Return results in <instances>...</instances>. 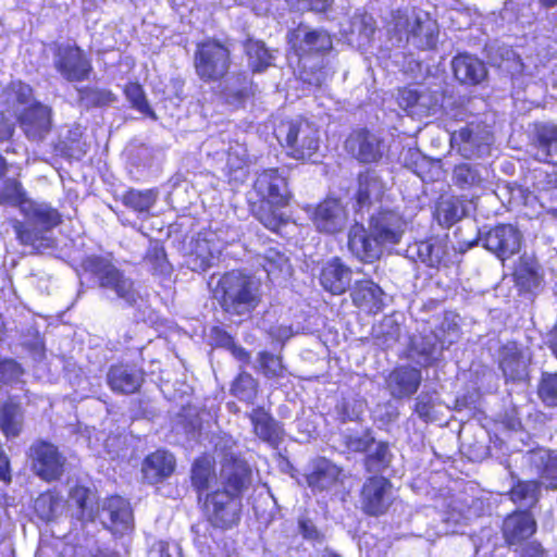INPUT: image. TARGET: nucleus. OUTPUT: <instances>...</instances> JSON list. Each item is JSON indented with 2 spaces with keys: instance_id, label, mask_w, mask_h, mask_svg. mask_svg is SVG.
<instances>
[{
  "instance_id": "f257e3e1",
  "label": "nucleus",
  "mask_w": 557,
  "mask_h": 557,
  "mask_svg": "<svg viewBox=\"0 0 557 557\" xmlns=\"http://www.w3.org/2000/svg\"><path fill=\"white\" fill-rule=\"evenodd\" d=\"M250 469L232 453L224 455L221 469L223 490L207 495L206 513L211 523L218 528H231L239 520L242 493L250 484Z\"/></svg>"
},
{
  "instance_id": "f03ea898",
  "label": "nucleus",
  "mask_w": 557,
  "mask_h": 557,
  "mask_svg": "<svg viewBox=\"0 0 557 557\" xmlns=\"http://www.w3.org/2000/svg\"><path fill=\"white\" fill-rule=\"evenodd\" d=\"M9 187L12 189L10 195H5L0 189V201L18 207L20 212L26 219V223L17 220L12 221L17 239L35 249L50 246V238L47 234L61 223V215L58 210L49 203L26 198L25 193H22L15 184H11Z\"/></svg>"
},
{
  "instance_id": "7ed1b4c3",
  "label": "nucleus",
  "mask_w": 557,
  "mask_h": 557,
  "mask_svg": "<svg viewBox=\"0 0 557 557\" xmlns=\"http://www.w3.org/2000/svg\"><path fill=\"white\" fill-rule=\"evenodd\" d=\"M406 225V221L396 212H380L371 218L370 233L359 223L350 227L348 249L358 260L373 262L381 257L384 245L400 242Z\"/></svg>"
},
{
  "instance_id": "20e7f679",
  "label": "nucleus",
  "mask_w": 557,
  "mask_h": 557,
  "mask_svg": "<svg viewBox=\"0 0 557 557\" xmlns=\"http://www.w3.org/2000/svg\"><path fill=\"white\" fill-rule=\"evenodd\" d=\"M94 499L95 496L88 488L75 486L67 500L72 516L82 522L99 518L102 525L114 534L122 535L132 530L133 515L127 500L112 496L95 507Z\"/></svg>"
},
{
  "instance_id": "39448f33",
  "label": "nucleus",
  "mask_w": 557,
  "mask_h": 557,
  "mask_svg": "<svg viewBox=\"0 0 557 557\" xmlns=\"http://www.w3.org/2000/svg\"><path fill=\"white\" fill-rule=\"evenodd\" d=\"M221 305L230 314L246 315L260 302V285L251 276L232 271L223 275L218 285Z\"/></svg>"
},
{
  "instance_id": "423d86ee",
  "label": "nucleus",
  "mask_w": 557,
  "mask_h": 557,
  "mask_svg": "<svg viewBox=\"0 0 557 557\" xmlns=\"http://www.w3.org/2000/svg\"><path fill=\"white\" fill-rule=\"evenodd\" d=\"M285 146L287 153L302 161L317 162L320 149V132L307 120L292 121L286 126Z\"/></svg>"
},
{
  "instance_id": "0eeeda50",
  "label": "nucleus",
  "mask_w": 557,
  "mask_h": 557,
  "mask_svg": "<svg viewBox=\"0 0 557 557\" xmlns=\"http://www.w3.org/2000/svg\"><path fill=\"white\" fill-rule=\"evenodd\" d=\"M395 29L406 35L407 40H413L419 48L430 49L435 45L436 22L423 11L399 12L395 17Z\"/></svg>"
},
{
  "instance_id": "6e6552de",
  "label": "nucleus",
  "mask_w": 557,
  "mask_h": 557,
  "mask_svg": "<svg viewBox=\"0 0 557 557\" xmlns=\"http://www.w3.org/2000/svg\"><path fill=\"white\" fill-rule=\"evenodd\" d=\"M228 50L216 41L198 45L195 54L197 75L206 82L222 78L228 70Z\"/></svg>"
},
{
  "instance_id": "1a4fd4ad",
  "label": "nucleus",
  "mask_w": 557,
  "mask_h": 557,
  "mask_svg": "<svg viewBox=\"0 0 557 557\" xmlns=\"http://www.w3.org/2000/svg\"><path fill=\"white\" fill-rule=\"evenodd\" d=\"M88 268L97 275L101 287L112 290L116 297L125 302L134 305L140 298L139 293L134 288L133 282L109 262L96 257L90 258L88 259Z\"/></svg>"
},
{
  "instance_id": "9d476101",
  "label": "nucleus",
  "mask_w": 557,
  "mask_h": 557,
  "mask_svg": "<svg viewBox=\"0 0 557 557\" xmlns=\"http://www.w3.org/2000/svg\"><path fill=\"white\" fill-rule=\"evenodd\" d=\"M223 248L224 244L215 232L199 233L189 244L185 263L191 271H206L219 259Z\"/></svg>"
},
{
  "instance_id": "9b49d317",
  "label": "nucleus",
  "mask_w": 557,
  "mask_h": 557,
  "mask_svg": "<svg viewBox=\"0 0 557 557\" xmlns=\"http://www.w3.org/2000/svg\"><path fill=\"white\" fill-rule=\"evenodd\" d=\"M484 248L505 260L517 253L521 245V234L511 224H500L480 238Z\"/></svg>"
},
{
  "instance_id": "f8f14e48",
  "label": "nucleus",
  "mask_w": 557,
  "mask_h": 557,
  "mask_svg": "<svg viewBox=\"0 0 557 557\" xmlns=\"http://www.w3.org/2000/svg\"><path fill=\"white\" fill-rule=\"evenodd\" d=\"M29 458L35 473L46 481L55 480L62 473L63 459L57 447L47 442L32 445Z\"/></svg>"
},
{
  "instance_id": "ddd939ff",
  "label": "nucleus",
  "mask_w": 557,
  "mask_h": 557,
  "mask_svg": "<svg viewBox=\"0 0 557 557\" xmlns=\"http://www.w3.org/2000/svg\"><path fill=\"white\" fill-rule=\"evenodd\" d=\"M255 190L268 205L275 208L285 207L290 197L286 178L275 169L265 170L258 175Z\"/></svg>"
},
{
  "instance_id": "4468645a",
  "label": "nucleus",
  "mask_w": 557,
  "mask_h": 557,
  "mask_svg": "<svg viewBox=\"0 0 557 557\" xmlns=\"http://www.w3.org/2000/svg\"><path fill=\"white\" fill-rule=\"evenodd\" d=\"M348 214L337 199H326L311 212L313 225L320 233L336 234L347 224Z\"/></svg>"
},
{
  "instance_id": "2eb2a0df",
  "label": "nucleus",
  "mask_w": 557,
  "mask_h": 557,
  "mask_svg": "<svg viewBox=\"0 0 557 557\" xmlns=\"http://www.w3.org/2000/svg\"><path fill=\"white\" fill-rule=\"evenodd\" d=\"M21 128L29 140L45 139L51 128V109L41 103H34L17 116Z\"/></svg>"
},
{
  "instance_id": "dca6fc26",
  "label": "nucleus",
  "mask_w": 557,
  "mask_h": 557,
  "mask_svg": "<svg viewBox=\"0 0 557 557\" xmlns=\"http://www.w3.org/2000/svg\"><path fill=\"white\" fill-rule=\"evenodd\" d=\"M361 503L369 515L383 513L392 503V485L383 476L369 479L362 488Z\"/></svg>"
},
{
  "instance_id": "f3484780",
  "label": "nucleus",
  "mask_w": 557,
  "mask_h": 557,
  "mask_svg": "<svg viewBox=\"0 0 557 557\" xmlns=\"http://www.w3.org/2000/svg\"><path fill=\"white\" fill-rule=\"evenodd\" d=\"M55 67L67 81H83L90 71V64L77 47H59Z\"/></svg>"
},
{
  "instance_id": "a211bd4d",
  "label": "nucleus",
  "mask_w": 557,
  "mask_h": 557,
  "mask_svg": "<svg viewBox=\"0 0 557 557\" xmlns=\"http://www.w3.org/2000/svg\"><path fill=\"white\" fill-rule=\"evenodd\" d=\"M320 283L331 294L342 295L350 286L351 270L339 258L334 257L322 265Z\"/></svg>"
},
{
  "instance_id": "6ab92c4d",
  "label": "nucleus",
  "mask_w": 557,
  "mask_h": 557,
  "mask_svg": "<svg viewBox=\"0 0 557 557\" xmlns=\"http://www.w3.org/2000/svg\"><path fill=\"white\" fill-rule=\"evenodd\" d=\"M345 146L350 154L363 163L375 162L382 157L381 141L367 131L351 133Z\"/></svg>"
},
{
  "instance_id": "aec40b11",
  "label": "nucleus",
  "mask_w": 557,
  "mask_h": 557,
  "mask_svg": "<svg viewBox=\"0 0 557 557\" xmlns=\"http://www.w3.org/2000/svg\"><path fill=\"white\" fill-rule=\"evenodd\" d=\"M421 383L418 369L400 367L392 371L386 380V386L394 398L409 397L414 394Z\"/></svg>"
},
{
  "instance_id": "412c9836",
  "label": "nucleus",
  "mask_w": 557,
  "mask_h": 557,
  "mask_svg": "<svg viewBox=\"0 0 557 557\" xmlns=\"http://www.w3.org/2000/svg\"><path fill=\"white\" fill-rule=\"evenodd\" d=\"M339 476L341 469L325 458L312 461L306 475L307 483L312 491L331 490L339 481Z\"/></svg>"
},
{
  "instance_id": "4be33fe9",
  "label": "nucleus",
  "mask_w": 557,
  "mask_h": 557,
  "mask_svg": "<svg viewBox=\"0 0 557 557\" xmlns=\"http://www.w3.org/2000/svg\"><path fill=\"white\" fill-rule=\"evenodd\" d=\"M455 77L462 84L478 85L487 75L485 64L470 54H459L451 62Z\"/></svg>"
},
{
  "instance_id": "5701e85b",
  "label": "nucleus",
  "mask_w": 557,
  "mask_h": 557,
  "mask_svg": "<svg viewBox=\"0 0 557 557\" xmlns=\"http://www.w3.org/2000/svg\"><path fill=\"white\" fill-rule=\"evenodd\" d=\"M529 359L515 343L503 347L499 357V367L506 380L517 381L527 377Z\"/></svg>"
},
{
  "instance_id": "b1692460",
  "label": "nucleus",
  "mask_w": 557,
  "mask_h": 557,
  "mask_svg": "<svg viewBox=\"0 0 557 557\" xmlns=\"http://www.w3.org/2000/svg\"><path fill=\"white\" fill-rule=\"evenodd\" d=\"M175 468L173 455L164 450H157L146 457L143 463V474L145 480L154 484L170 476Z\"/></svg>"
},
{
  "instance_id": "393cba45",
  "label": "nucleus",
  "mask_w": 557,
  "mask_h": 557,
  "mask_svg": "<svg viewBox=\"0 0 557 557\" xmlns=\"http://www.w3.org/2000/svg\"><path fill=\"white\" fill-rule=\"evenodd\" d=\"M386 190V184L375 171H367L359 176L357 203L360 209L379 202Z\"/></svg>"
},
{
  "instance_id": "a878e982",
  "label": "nucleus",
  "mask_w": 557,
  "mask_h": 557,
  "mask_svg": "<svg viewBox=\"0 0 557 557\" xmlns=\"http://www.w3.org/2000/svg\"><path fill=\"white\" fill-rule=\"evenodd\" d=\"M535 528V520L529 512H516L505 519L504 535L509 544H515L531 536Z\"/></svg>"
},
{
  "instance_id": "bb28decb",
  "label": "nucleus",
  "mask_w": 557,
  "mask_h": 557,
  "mask_svg": "<svg viewBox=\"0 0 557 557\" xmlns=\"http://www.w3.org/2000/svg\"><path fill=\"white\" fill-rule=\"evenodd\" d=\"M352 301L368 313H376L383 308V290L371 281L359 283L352 292Z\"/></svg>"
},
{
  "instance_id": "cd10ccee",
  "label": "nucleus",
  "mask_w": 557,
  "mask_h": 557,
  "mask_svg": "<svg viewBox=\"0 0 557 557\" xmlns=\"http://www.w3.org/2000/svg\"><path fill=\"white\" fill-rule=\"evenodd\" d=\"M250 421L255 434L260 440L271 446H276L280 443L283 434L282 428L263 408L253 409L250 413Z\"/></svg>"
},
{
  "instance_id": "c85d7f7f",
  "label": "nucleus",
  "mask_w": 557,
  "mask_h": 557,
  "mask_svg": "<svg viewBox=\"0 0 557 557\" xmlns=\"http://www.w3.org/2000/svg\"><path fill=\"white\" fill-rule=\"evenodd\" d=\"M418 258L429 267L446 264L449 253L447 238H431L416 244Z\"/></svg>"
},
{
  "instance_id": "c756f323",
  "label": "nucleus",
  "mask_w": 557,
  "mask_h": 557,
  "mask_svg": "<svg viewBox=\"0 0 557 557\" xmlns=\"http://www.w3.org/2000/svg\"><path fill=\"white\" fill-rule=\"evenodd\" d=\"M111 388L120 393H134L143 382V374L136 369L126 366L112 367L108 374Z\"/></svg>"
},
{
  "instance_id": "7c9ffc66",
  "label": "nucleus",
  "mask_w": 557,
  "mask_h": 557,
  "mask_svg": "<svg viewBox=\"0 0 557 557\" xmlns=\"http://www.w3.org/2000/svg\"><path fill=\"white\" fill-rule=\"evenodd\" d=\"M530 462L539 470L543 479L548 481L547 487H557V456L550 450L539 448L530 453Z\"/></svg>"
},
{
  "instance_id": "2f4dec72",
  "label": "nucleus",
  "mask_w": 557,
  "mask_h": 557,
  "mask_svg": "<svg viewBox=\"0 0 557 557\" xmlns=\"http://www.w3.org/2000/svg\"><path fill=\"white\" fill-rule=\"evenodd\" d=\"M535 158L542 162H550L557 153V127L553 124H542L536 127Z\"/></svg>"
},
{
  "instance_id": "473e14b6",
  "label": "nucleus",
  "mask_w": 557,
  "mask_h": 557,
  "mask_svg": "<svg viewBox=\"0 0 557 557\" xmlns=\"http://www.w3.org/2000/svg\"><path fill=\"white\" fill-rule=\"evenodd\" d=\"M146 268L156 276L166 277L172 272L164 247L159 242H151L144 258Z\"/></svg>"
},
{
  "instance_id": "72a5a7b5",
  "label": "nucleus",
  "mask_w": 557,
  "mask_h": 557,
  "mask_svg": "<svg viewBox=\"0 0 557 557\" xmlns=\"http://www.w3.org/2000/svg\"><path fill=\"white\" fill-rule=\"evenodd\" d=\"M226 170L230 181L243 183L247 178V151L244 146L236 144L230 147Z\"/></svg>"
},
{
  "instance_id": "f704fd0d",
  "label": "nucleus",
  "mask_w": 557,
  "mask_h": 557,
  "mask_svg": "<svg viewBox=\"0 0 557 557\" xmlns=\"http://www.w3.org/2000/svg\"><path fill=\"white\" fill-rule=\"evenodd\" d=\"M488 175V170L482 165L459 164L454 170L456 184L462 188L481 186Z\"/></svg>"
},
{
  "instance_id": "c9c22d12",
  "label": "nucleus",
  "mask_w": 557,
  "mask_h": 557,
  "mask_svg": "<svg viewBox=\"0 0 557 557\" xmlns=\"http://www.w3.org/2000/svg\"><path fill=\"white\" fill-rule=\"evenodd\" d=\"M158 199V191L154 189L137 190L131 189L123 195V203L138 213H148Z\"/></svg>"
},
{
  "instance_id": "e433bc0d",
  "label": "nucleus",
  "mask_w": 557,
  "mask_h": 557,
  "mask_svg": "<svg viewBox=\"0 0 557 557\" xmlns=\"http://www.w3.org/2000/svg\"><path fill=\"white\" fill-rule=\"evenodd\" d=\"M263 268L269 276L286 277L292 273L288 258L276 248H269L263 256Z\"/></svg>"
},
{
  "instance_id": "4c0bfd02",
  "label": "nucleus",
  "mask_w": 557,
  "mask_h": 557,
  "mask_svg": "<svg viewBox=\"0 0 557 557\" xmlns=\"http://www.w3.org/2000/svg\"><path fill=\"white\" fill-rule=\"evenodd\" d=\"M437 347L432 337H414L409 357L420 366H429L436 359Z\"/></svg>"
},
{
  "instance_id": "58836bf2",
  "label": "nucleus",
  "mask_w": 557,
  "mask_h": 557,
  "mask_svg": "<svg viewBox=\"0 0 557 557\" xmlns=\"http://www.w3.org/2000/svg\"><path fill=\"white\" fill-rule=\"evenodd\" d=\"M246 52L249 60V65L253 72H261L273 60L272 53L264 47L263 42L258 40H249L246 44Z\"/></svg>"
},
{
  "instance_id": "ea45409f",
  "label": "nucleus",
  "mask_w": 557,
  "mask_h": 557,
  "mask_svg": "<svg viewBox=\"0 0 557 557\" xmlns=\"http://www.w3.org/2000/svg\"><path fill=\"white\" fill-rule=\"evenodd\" d=\"M0 426L7 437H14L21 428L20 407L13 403H7L0 410Z\"/></svg>"
},
{
  "instance_id": "a19ab883",
  "label": "nucleus",
  "mask_w": 557,
  "mask_h": 557,
  "mask_svg": "<svg viewBox=\"0 0 557 557\" xmlns=\"http://www.w3.org/2000/svg\"><path fill=\"white\" fill-rule=\"evenodd\" d=\"M35 510L37 515L46 521L55 518L63 508V502L57 494L49 492L41 494L35 500Z\"/></svg>"
},
{
  "instance_id": "79ce46f5",
  "label": "nucleus",
  "mask_w": 557,
  "mask_h": 557,
  "mask_svg": "<svg viewBox=\"0 0 557 557\" xmlns=\"http://www.w3.org/2000/svg\"><path fill=\"white\" fill-rule=\"evenodd\" d=\"M537 494L539 484L535 481H523L512 487L510 497L520 507H531L536 503Z\"/></svg>"
},
{
  "instance_id": "37998d69",
  "label": "nucleus",
  "mask_w": 557,
  "mask_h": 557,
  "mask_svg": "<svg viewBox=\"0 0 557 557\" xmlns=\"http://www.w3.org/2000/svg\"><path fill=\"white\" fill-rule=\"evenodd\" d=\"M32 96V88L20 81L12 82L3 92L5 103L12 108H14L15 104H27Z\"/></svg>"
},
{
  "instance_id": "c03bdc74",
  "label": "nucleus",
  "mask_w": 557,
  "mask_h": 557,
  "mask_svg": "<svg viewBox=\"0 0 557 557\" xmlns=\"http://www.w3.org/2000/svg\"><path fill=\"white\" fill-rule=\"evenodd\" d=\"M302 42L304 46L300 47L302 52L327 51L332 48V39L323 30L305 32Z\"/></svg>"
},
{
  "instance_id": "a18cd8bd",
  "label": "nucleus",
  "mask_w": 557,
  "mask_h": 557,
  "mask_svg": "<svg viewBox=\"0 0 557 557\" xmlns=\"http://www.w3.org/2000/svg\"><path fill=\"white\" fill-rule=\"evenodd\" d=\"M419 101L418 108L412 111V116H424L436 112L440 106L442 96L437 91H431L429 89L418 90Z\"/></svg>"
},
{
  "instance_id": "49530a36",
  "label": "nucleus",
  "mask_w": 557,
  "mask_h": 557,
  "mask_svg": "<svg viewBox=\"0 0 557 557\" xmlns=\"http://www.w3.org/2000/svg\"><path fill=\"white\" fill-rule=\"evenodd\" d=\"M539 397L548 407H557V373H544L539 385Z\"/></svg>"
},
{
  "instance_id": "de8ad7c7",
  "label": "nucleus",
  "mask_w": 557,
  "mask_h": 557,
  "mask_svg": "<svg viewBox=\"0 0 557 557\" xmlns=\"http://www.w3.org/2000/svg\"><path fill=\"white\" fill-rule=\"evenodd\" d=\"M233 394L240 400L251 401L257 394V383L248 373H240L232 386Z\"/></svg>"
},
{
  "instance_id": "09e8293b",
  "label": "nucleus",
  "mask_w": 557,
  "mask_h": 557,
  "mask_svg": "<svg viewBox=\"0 0 557 557\" xmlns=\"http://www.w3.org/2000/svg\"><path fill=\"white\" fill-rule=\"evenodd\" d=\"M212 462L209 457L197 459L193 467L191 480L198 490H206L210 486Z\"/></svg>"
},
{
  "instance_id": "8fccbe9b",
  "label": "nucleus",
  "mask_w": 557,
  "mask_h": 557,
  "mask_svg": "<svg viewBox=\"0 0 557 557\" xmlns=\"http://www.w3.org/2000/svg\"><path fill=\"white\" fill-rule=\"evenodd\" d=\"M436 214L441 224L449 226L458 221L462 216L463 212L458 206V201L451 198L442 200L438 203Z\"/></svg>"
},
{
  "instance_id": "3c124183",
  "label": "nucleus",
  "mask_w": 557,
  "mask_h": 557,
  "mask_svg": "<svg viewBox=\"0 0 557 557\" xmlns=\"http://www.w3.org/2000/svg\"><path fill=\"white\" fill-rule=\"evenodd\" d=\"M259 363L263 374L269 379H277L284 375V367L281 359L269 352L259 354Z\"/></svg>"
},
{
  "instance_id": "603ef678",
  "label": "nucleus",
  "mask_w": 557,
  "mask_h": 557,
  "mask_svg": "<svg viewBox=\"0 0 557 557\" xmlns=\"http://www.w3.org/2000/svg\"><path fill=\"white\" fill-rule=\"evenodd\" d=\"M125 95L132 106L139 112L145 114L150 113V109L145 98L143 88L138 84H128L125 87Z\"/></svg>"
},
{
  "instance_id": "864d4df0",
  "label": "nucleus",
  "mask_w": 557,
  "mask_h": 557,
  "mask_svg": "<svg viewBox=\"0 0 557 557\" xmlns=\"http://www.w3.org/2000/svg\"><path fill=\"white\" fill-rule=\"evenodd\" d=\"M334 0H286L292 10L298 12L314 11L323 12Z\"/></svg>"
},
{
  "instance_id": "5fc2aeb1",
  "label": "nucleus",
  "mask_w": 557,
  "mask_h": 557,
  "mask_svg": "<svg viewBox=\"0 0 557 557\" xmlns=\"http://www.w3.org/2000/svg\"><path fill=\"white\" fill-rule=\"evenodd\" d=\"M23 374V369L12 359L0 360V381L12 383Z\"/></svg>"
},
{
  "instance_id": "6e6d98bb",
  "label": "nucleus",
  "mask_w": 557,
  "mask_h": 557,
  "mask_svg": "<svg viewBox=\"0 0 557 557\" xmlns=\"http://www.w3.org/2000/svg\"><path fill=\"white\" fill-rule=\"evenodd\" d=\"M373 444V437L368 432L349 434L346 445L352 451H364Z\"/></svg>"
},
{
  "instance_id": "4d7b16f0",
  "label": "nucleus",
  "mask_w": 557,
  "mask_h": 557,
  "mask_svg": "<svg viewBox=\"0 0 557 557\" xmlns=\"http://www.w3.org/2000/svg\"><path fill=\"white\" fill-rule=\"evenodd\" d=\"M419 94L417 89L404 88L398 94V104L409 115H412V111L418 108Z\"/></svg>"
},
{
  "instance_id": "13d9d810",
  "label": "nucleus",
  "mask_w": 557,
  "mask_h": 557,
  "mask_svg": "<svg viewBox=\"0 0 557 557\" xmlns=\"http://www.w3.org/2000/svg\"><path fill=\"white\" fill-rule=\"evenodd\" d=\"M148 557H181V549L176 543L160 541L149 550Z\"/></svg>"
},
{
  "instance_id": "bf43d9fd",
  "label": "nucleus",
  "mask_w": 557,
  "mask_h": 557,
  "mask_svg": "<svg viewBox=\"0 0 557 557\" xmlns=\"http://www.w3.org/2000/svg\"><path fill=\"white\" fill-rule=\"evenodd\" d=\"M434 403L431 396L421 395L417 399L416 404V412L418 416L424 421H433L435 420L434 414Z\"/></svg>"
},
{
  "instance_id": "052dcab7",
  "label": "nucleus",
  "mask_w": 557,
  "mask_h": 557,
  "mask_svg": "<svg viewBox=\"0 0 557 557\" xmlns=\"http://www.w3.org/2000/svg\"><path fill=\"white\" fill-rule=\"evenodd\" d=\"M388 446L384 443H377L375 445V451L368 457V465L370 468L374 470H379L381 467H384L388 459Z\"/></svg>"
},
{
  "instance_id": "680f3d73",
  "label": "nucleus",
  "mask_w": 557,
  "mask_h": 557,
  "mask_svg": "<svg viewBox=\"0 0 557 557\" xmlns=\"http://www.w3.org/2000/svg\"><path fill=\"white\" fill-rule=\"evenodd\" d=\"M259 220L267 228L273 232H280L281 227L287 223V218L283 213H277L275 210L270 213H262Z\"/></svg>"
},
{
  "instance_id": "e2e57ef3",
  "label": "nucleus",
  "mask_w": 557,
  "mask_h": 557,
  "mask_svg": "<svg viewBox=\"0 0 557 557\" xmlns=\"http://www.w3.org/2000/svg\"><path fill=\"white\" fill-rule=\"evenodd\" d=\"M507 59L503 60V62L499 64V67L510 72L511 74L518 73V72H524V64L520 62V60H516L513 58L512 64H510V55L515 57V53L511 50L506 51Z\"/></svg>"
},
{
  "instance_id": "0e129e2a",
  "label": "nucleus",
  "mask_w": 557,
  "mask_h": 557,
  "mask_svg": "<svg viewBox=\"0 0 557 557\" xmlns=\"http://www.w3.org/2000/svg\"><path fill=\"white\" fill-rule=\"evenodd\" d=\"M14 133V123L8 120L3 112L0 111V141H5L12 137Z\"/></svg>"
},
{
  "instance_id": "69168bd1",
  "label": "nucleus",
  "mask_w": 557,
  "mask_h": 557,
  "mask_svg": "<svg viewBox=\"0 0 557 557\" xmlns=\"http://www.w3.org/2000/svg\"><path fill=\"white\" fill-rule=\"evenodd\" d=\"M0 480L3 482L11 481L10 462L8 456L0 447Z\"/></svg>"
},
{
  "instance_id": "338daca9",
  "label": "nucleus",
  "mask_w": 557,
  "mask_h": 557,
  "mask_svg": "<svg viewBox=\"0 0 557 557\" xmlns=\"http://www.w3.org/2000/svg\"><path fill=\"white\" fill-rule=\"evenodd\" d=\"M301 78L305 83H308L309 85L321 86L326 79V72L323 70H319L312 75L302 73Z\"/></svg>"
},
{
  "instance_id": "774afa93",
  "label": "nucleus",
  "mask_w": 557,
  "mask_h": 557,
  "mask_svg": "<svg viewBox=\"0 0 557 557\" xmlns=\"http://www.w3.org/2000/svg\"><path fill=\"white\" fill-rule=\"evenodd\" d=\"M528 287H537L541 284V276L537 273V271L533 267H531L530 269H528Z\"/></svg>"
}]
</instances>
